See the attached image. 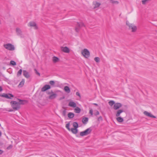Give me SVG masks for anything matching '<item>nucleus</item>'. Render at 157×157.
Here are the masks:
<instances>
[{
	"label": "nucleus",
	"mask_w": 157,
	"mask_h": 157,
	"mask_svg": "<svg viewBox=\"0 0 157 157\" xmlns=\"http://www.w3.org/2000/svg\"><path fill=\"white\" fill-rule=\"evenodd\" d=\"M126 24L128 26L129 29L130 30H131V31L132 32H134L136 30L137 27L136 26L133 24H130L128 21H127Z\"/></svg>",
	"instance_id": "obj_2"
},
{
	"label": "nucleus",
	"mask_w": 157,
	"mask_h": 157,
	"mask_svg": "<svg viewBox=\"0 0 157 157\" xmlns=\"http://www.w3.org/2000/svg\"><path fill=\"white\" fill-rule=\"evenodd\" d=\"M110 2L113 4H118L119 2L117 1H114V0H110Z\"/></svg>",
	"instance_id": "obj_30"
},
{
	"label": "nucleus",
	"mask_w": 157,
	"mask_h": 157,
	"mask_svg": "<svg viewBox=\"0 0 157 157\" xmlns=\"http://www.w3.org/2000/svg\"><path fill=\"white\" fill-rule=\"evenodd\" d=\"M64 89L65 91L67 93H69L70 92V88L67 86H65L64 87Z\"/></svg>",
	"instance_id": "obj_21"
},
{
	"label": "nucleus",
	"mask_w": 157,
	"mask_h": 157,
	"mask_svg": "<svg viewBox=\"0 0 157 157\" xmlns=\"http://www.w3.org/2000/svg\"><path fill=\"white\" fill-rule=\"evenodd\" d=\"M13 111V110L12 109H10L9 110H8L9 112H12Z\"/></svg>",
	"instance_id": "obj_47"
},
{
	"label": "nucleus",
	"mask_w": 157,
	"mask_h": 157,
	"mask_svg": "<svg viewBox=\"0 0 157 157\" xmlns=\"http://www.w3.org/2000/svg\"><path fill=\"white\" fill-rule=\"evenodd\" d=\"M10 104L12 108L15 111L17 110L20 108V103L16 101H12Z\"/></svg>",
	"instance_id": "obj_1"
},
{
	"label": "nucleus",
	"mask_w": 157,
	"mask_h": 157,
	"mask_svg": "<svg viewBox=\"0 0 157 157\" xmlns=\"http://www.w3.org/2000/svg\"><path fill=\"white\" fill-rule=\"evenodd\" d=\"M66 110H64L63 111V116H65L66 115Z\"/></svg>",
	"instance_id": "obj_42"
},
{
	"label": "nucleus",
	"mask_w": 157,
	"mask_h": 157,
	"mask_svg": "<svg viewBox=\"0 0 157 157\" xmlns=\"http://www.w3.org/2000/svg\"><path fill=\"white\" fill-rule=\"evenodd\" d=\"M28 26L31 27H33L35 29H38L36 23L34 21L30 22Z\"/></svg>",
	"instance_id": "obj_8"
},
{
	"label": "nucleus",
	"mask_w": 157,
	"mask_h": 157,
	"mask_svg": "<svg viewBox=\"0 0 157 157\" xmlns=\"http://www.w3.org/2000/svg\"><path fill=\"white\" fill-rule=\"evenodd\" d=\"M94 60L97 63H98L100 61V58L98 57H96L94 59Z\"/></svg>",
	"instance_id": "obj_33"
},
{
	"label": "nucleus",
	"mask_w": 157,
	"mask_h": 157,
	"mask_svg": "<svg viewBox=\"0 0 157 157\" xmlns=\"http://www.w3.org/2000/svg\"><path fill=\"white\" fill-rule=\"evenodd\" d=\"M88 121V118L87 117H84L82 118V122L84 124H86Z\"/></svg>",
	"instance_id": "obj_18"
},
{
	"label": "nucleus",
	"mask_w": 157,
	"mask_h": 157,
	"mask_svg": "<svg viewBox=\"0 0 157 157\" xmlns=\"http://www.w3.org/2000/svg\"><path fill=\"white\" fill-rule=\"evenodd\" d=\"M3 152V151L2 150H0V155L2 154Z\"/></svg>",
	"instance_id": "obj_45"
},
{
	"label": "nucleus",
	"mask_w": 157,
	"mask_h": 157,
	"mask_svg": "<svg viewBox=\"0 0 157 157\" xmlns=\"http://www.w3.org/2000/svg\"><path fill=\"white\" fill-rule=\"evenodd\" d=\"M49 83L51 86H54L55 84V82L52 80L50 81Z\"/></svg>",
	"instance_id": "obj_34"
},
{
	"label": "nucleus",
	"mask_w": 157,
	"mask_h": 157,
	"mask_svg": "<svg viewBox=\"0 0 157 157\" xmlns=\"http://www.w3.org/2000/svg\"><path fill=\"white\" fill-rule=\"evenodd\" d=\"M25 82V80L23 79L20 82V83L18 85V86L19 87H21L23 86Z\"/></svg>",
	"instance_id": "obj_24"
},
{
	"label": "nucleus",
	"mask_w": 157,
	"mask_h": 157,
	"mask_svg": "<svg viewBox=\"0 0 157 157\" xmlns=\"http://www.w3.org/2000/svg\"><path fill=\"white\" fill-rule=\"evenodd\" d=\"M53 92L52 90H51V92H47V94H48L51 95L52 93H53Z\"/></svg>",
	"instance_id": "obj_39"
},
{
	"label": "nucleus",
	"mask_w": 157,
	"mask_h": 157,
	"mask_svg": "<svg viewBox=\"0 0 157 157\" xmlns=\"http://www.w3.org/2000/svg\"><path fill=\"white\" fill-rule=\"evenodd\" d=\"M17 100L20 102V105H24L28 103V101L26 100H22L20 99H17Z\"/></svg>",
	"instance_id": "obj_15"
},
{
	"label": "nucleus",
	"mask_w": 157,
	"mask_h": 157,
	"mask_svg": "<svg viewBox=\"0 0 157 157\" xmlns=\"http://www.w3.org/2000/svg\"><path fill=\"white\" fill-rule=\"evenodd\" d=\"M22 70L21 69H20L17 72V75L18 76H20L22 74Z\"/></svg>",
	"instance_id": "obj_31"
},
{
	"label": "nucleus",
	"mask_w": 157,
	"mask_h": 157,
	"mask_svg": "<svg viewBox=\"0 0 157 157\" xmlns=\"http://www.w3.org/2000/svg\"><path fill=\"white\" fill-rule=\"evenodd\" d=\"M70 123H69L67 124L66 125V127L67 128L69 131H70L71 129L69 128Z\"/></svg>",
	"instance_id": "obj_32"
},
{
	"label": "nucleus",
	"mask_w": 157,
	"mask_h": 157,
	"mask_svg": "<svg viewBox=\"0 0 157 157\" xmlns=\"http://www.w3.org/2000/svg\"><path fill=\"white\" fill-rule=\"evenodd\" d=\"M93 110L92 109H90V111H89V113L91 114V116L93 115Z\"/></svg>",
	"instance_id": "obj_38"
},
{
	"label": "nucleus",
	"mask_w": 157,
	"mask_h": 157,
	"mask_svg": "<svg viewBox=\"0 0 157 157\" xmlns=\"http://www.w3.org/2000/svg\"><path fill=\"white\" fill-rule=\"evenodd\" d=\"M98 121H99L100 120H102V117L101 116H100L99 117L98 119Z\"/></svg>",
	"instance_id": "obj_43"
},
{
	"label": "nucleus",
	"mask_w": 157,
	"mask_h": 157,
	"mask_svg": "<svg viewBox=\"0 0 157 157\" xmlns=\"http://www.w3.org/2000/svg\"><path fill=\"white\" fill-rule=\"evenodd\" d=\"M123 112V110L122 109L118 110L116 113V115L117 117H118L120 116V114Z\"/></svg>",
	"instance_id": "obj_19"
},
{
	"label": "nucleus",
	"mask_w": 157,
	"mask_h": 157,
	"mask_svg": "<svg viewBox=\"0 0 157 157\" xmlns=\"http://www.w3.org/2000/svg\"><path fill=\"white\" fill-rule=\"evenodd\" d=\"M68 106L75 108L76 107V105L75 103L72 101H70L68 104Z\"/></svg>",
	"instance_id": "obj_16"
},
{
	"label": "nucleus",
	"mask_w": 157,
	"mask_h": 157,
	"mask_svg": "<svg viewBox=\"0 0 157 157\" xmlns=\"http://www.w3.org/2000/svg\"><path fill=\"white\" fill-rule=\"evenodd\" d=\"M70 131L74 134H76L78 132V130L75 128H71Z\"/></svg>",
	"instance_id": "obj_22"
},
{
	"label": "nucleus",
	"mask_w": 157,
	"mask_h": 157,
	"mask_svg": "<svg viewBox=\"0 0 157 157\" xmlns=\"http://www.w3.org/2000/svg\"><path fill=\"white\" fill-rule=\"evenodd\" d=\"M93 4L94 6V9L98 8L101 5L100 3L95 1H94L93 2Z\"/></svg>",
	"instance_id": "obj_12"
},
{
	"label": "nucleus",
	"mask_w": 157,
	"mask_h": 157,
	"mask_svg": "<svg viewBox=\"0 0 157 157\" xmlns=\"http://www.w3.org/2000/svg\"><path fill=\"white\" fill-rule=\"evenodd\" d=\"M35 71H36V73L39 76H40V73L38 72L37 71V70H36V69H35Z\"/></svg>",
	"instance_id": "obj_41"
},
{
	"label": "nucleus",
	"mask_w": 157,
	"mask_h": 157,
	"mask_svg": "<svg viewBox=\"0 0 157 157\" xmlns=\"http://www.w3.org/2000/svg\"><path fill=\"white\" fill-rule=\"evenodd\" d=\"M74 115V114L71 112L69 113L68 114V117L69 118H73Z\"/></svg>",
	"instance_id": "obj_23"
},
{
	"label": "nucleus",
	"mask_w": 157,
	"mask_h": 157,
	"mask_svg": "<svg viewBox=\"0 0 157 157\" xmlns=\"http://www.w3.org/2000/svg\"><path fill=\"white\" fill-rule=\"evenodd\" d=\"M1 24V21L0 20V24Z\"/></svg>",
	"instance_id": "obj_50"
},
{
	"label": "nucleus",
	"mask_w": 157,
	"mask_h": 157,
	"mask_svg": "<svg viewBox=\"0 0 157 157\" xmlns=\"http://www.w3.org/2000/svg\"><path fill=\"white\" fill-rule=\"evenodd\" d=\"M83 26H85V25L82 22L77 23V25L75 28V31L77 32H78L80 29Z\"/></svg>",
	"instance_id": "obj_6"
},
{
	"label": "nucleus",
	"mask_w": 157,
	"mask_h": 157,
	"mask_svg": "<svg viewBox=\"0 0 157 157\" xmlns=\"http://www.w3.org/2000/svg\"><path fill=\"white\" fill-rule=\"evenodd\" d=\"M61 49L62 51L65 53H68L70 52V50L67 47H61Z\"/></svg>",
	"instance_id": "obj_11"
},
{
	"label": "nucleus",
	"mask_w": 157,
	"mask_h": 157,
	"mask_svg": "<svg viewBox=\"0 0 157 157\" xmlns=\"http://www.w3.org/2000/svg\"><path fill=\"white\" fill-rule=\"evenodd\" d=\"M144 114L147 116L153 118H156V117L152 115L151 113L147 111H145L144 112Z\"/></svg>",
	"instance_id": "obj_13"
},
{
	"label": "nucleus",
	"mask_w": 157,
	"mask_h": 157,
	"mask_svg": "<svg viewBox=\"0 0 157 157\" xmlns=\"http://www.w3.org/2000/svg\"><path fill=\"white\" fill-rule=\"evenodd\" d=\"M4 47L6 49L10 51H13L15 49V48L13 45L11 44H7L4 45Z\"/></svg>",
	"instance_id": "obj_4"
},
{
	"label": "nucleus",
	"mask_w": 157,
	"mask_h": 157,
	"mask_svg": "<svg viewBox=\"0 0 157 157\" xmlns=\"http://www.w3.org/2000/svg\"><path fill=\"white\" fill-rule=\"evenodd\" d=\"M2 90V89L1 86H0V92Z\"/></svg>",
	"instance_id": "obj_46"
},
{
	"label": "nucleus",
	"mask_w": 157,
	"mask_h": 157,
	"mask_svg": "<svg viewBox=\"0 0 157 157\" xmlns=\"http://www.w3.org/2000/svg\"><path fill=\"white\" fill-rule=\"evenodd\" d=\"M2 133L1 131H0V137L2 136Z\"/></svg>",
	"instance_id": "obj_48"
},
{
	"label": "nucleus",
	"mask_w": 157,
	"mask_h": 157,
	"mask_svg": "<svg viewBox=\"0 0 157 157\" xmlns=\"http://www.w3.org/2000/svg\"><path fill=\"white\" fill-rule=\"evenodd\" d=\"M51 88L50 86L49 85H44L41 89L42 92H44L50 89Z\"/></svg>",
	"instance_id": "obj_10"
},
{
	"label": "nucleus",
	"mask_w": 157,
	"mask_h": 157,
	"mask_svg": "<svg viewBox=\"0 0 157 157\" xmlns=\"http://www.w3.org/2000/svg\"><path fill=\"white\" fill-rule=\"evenodd\" d=\"M1 124H0V126H1Z\"/></svg>",
	"instance_id": "obj_51"
},
{
	"label": "nucleus",
	"mask_w": 157,
	"mask_h": 157,
	"mask_svg": "<svg viewBox=\"0 0 157 157\" xmlns=\"http://www.w3.org/2000/svg\"><path fill=\"white\" fill-rule=\"evenodd\" d=\"M56 157H58V156H56Z\"/></svg>",
	"instance_id": "obj_52"
},
{
	"label": "nucleus",
	"mask_w": 157,
	"mask_h": 157,
	"mask_svg": "<svg viewBox=\"0 0 157 157\" xmlns=\"http://www.w3.org/2000/svg\"><path fill=\"white\" fill-rule=\"evenodd\" d=\"M122 106V105L120 103H117L114 104L113 105V108L115 110H117L119 109Z\"/></svg>",
	"instance_id": "obj_9"
},
{
	"label": "nucleus",
	"mask_w": 157,
	"mask_h": 157,
	"mask_svg": "<svg viewBox=\"0 0 157 157\" xmlns=\"http://www.w3.org/2000/svg\"><path fill=\"white\" fill-rule=\"evenodd\" d=\"M99 114V112L98 111H97V112L96 113L95 115H98Z\"/></svg>",
	"instance_id": "obj_44"
},
{
	"label": "nucleus",
	"mask_w": 157,
	"mask_h": 157,
	"mask_svg": "<svg viewBox=\"0 0 157 157\" xmlns=\"http://www.w3.org/2000/svg\"><path fill=\"white\" fill-rule=\"evenodd\" d=\"M94 104L95 105H96V106L98 105L97 104H96V103H94Z\"/></svg>",
	"instance_id": "obj_49"
},
{
	"label": "nucleus",
	"mask_w": 157,
	"mask_h": 157,
	"mask_svg": "<svg viewBox=\"0 0 157 157\" xmlns=\"http://www.w3.org/2000/svg\"><path fill=\"white\" fill-rule=\"evenodd\" d=\"M75 111L77 113H79L81 112V109L78 107H76L75 109Z\"/></svg>",
	"instance_id": "obj_25"
},
{
	"label": "nucleus",
	"mask_w": 157,
	"mask_h": 157,
	"mask_svg": "<svg viewBox=\"0 0 157 157\" xmlns=\"http://www.w3.org/2000/svg\"><path fill=\"white\" fill-rule=\"evenodd\" d=\"M16 32L18 35H21L22 34V31L19 28H17Z\"/></svg>",
	"instance_id": "obj_20"
},
{
	"label": "nucleus",
	"mask_w": 157,
	"mask_h": 157,
	"mask_svg": "<svg viewBox=\"0 0 157 157\" xmlns=\"http://www.w3.org/2000/svg\"><path fill=\"white\" fill-rule=\"evenodd\" d=\"M23 75L26 78H28L30 77L29 73L26 70H23Z\"/></svg>",
	"instance_id": "obj_14"
},
{
	"label": "nucleus",
	"mask_w": 157,
	"mask_h": 157,
	"mask_svg": "<svg viewBox=\"0 0 157 157\" xmlns=\"http://www.w3.org/2000/svg\"><path fill=\"white\" fill-rule=\"evenodd\" d=\"M116 119L119 122H122L124 121L123 118L121 117H118Z\"/></svg>",
	"instance_id": "obj_26"
},
{
	"label": "nucleus",
	"mask_w": 157,
	"mask_h": 157,
	"mask_svg": "<svg viewBox=\"0 0 157 157\" xmlns=\"http://www.w3.org/2000/svg\"><path fill=\"white\" fill-rule=\"evenodd\" d=\"M57 94L55 93H52L48 97V98L49 99H52L55 98L57 96Z\"/></svg>",
	"instance_id": "obj_17"
},
{
	"label": "nucleus",
	"mask_w": 157,
	"mask_h": 157,
	"mask_svg": "<svg viewBox=\"0 0 157 157\" xmlns=\"http://www.w3.org/2000/svg\"><path fill=\"white\" fill-rule=\"evenodd\" d=\"M73 126L74 128L77 129L78 127V124L77 122H74L73 123Z\"/></svg>",
	"instance_id": "obj_28"
},
{
	"label": "nucleus",
	"mask_w": 157,
	"mask_h": 157,
	"mask_svg": "<svg viewBox=\"0 0 157 157\" xmlns=\"http://www.w3.org/2000/svg\"><path fill=\"white\" fill-rule=\"evenodd\" d=\"M148 0H143L142 1V3L143 4H145L146 3V2L148 1Z\"/></svg>",
	"instance_id": "obj_37"
},
{
	"label": "nucleus",
	"mask_w": 157,
	"mask_h": 157,
	"mask_svg": "<svg viewBox=\"0 0 157 157\" xmlns=\"http://www.w3.org/2000/svg\"><path fill=\"white\" fill-rule=\"evenodd\" d=\"M1 97L5 98L8 99H12L13 97V95L10 94L3 93L0 95Z\"/></svg>",
	"instance_id": "obj_7"
},
{
	"label": "nucleus",
	"mask_w": 157,
	"mask_h": 157,
	"mask_svg": "<svg viewBox=\"0 0 157 157\" xmlns=\"http://www.w3.org/2000/svg\"><path fill=\"white\" fill-rule=\"evenodd\" d=\"M53 62L56 63L59 60V59L56 56H54L53 57Z\"/></svg>",
	"instance_id": "obj_27"
},
{
	"label": "nucleus",
	"mask_w": 157,
	"mask_h": 157,
	"mask_svg": "<svg viewBox=\"0 0 157 157\" xmlns=\"http://www.w3.org/2000/svg\"><path fill=\"white\" fill-rule=\"evenodd\" d=\"M76 95L78 96L80 98H81V96L80 94L78 92H76Z\"/></svg>",
	"instance_id": "obj_36"
},
{
	"label": "nucleus",
	"mask_w": 157,
	"mask_h": 157,
	"mask_svg": "<svg viewBox=\"0 0 157 157\" xmlns=\"http://www.w3.org/2000/svg\"><path fill=\"white\" fill-rule=\"evenodd\" d=\"M82 54L86 58H88L90 56V53L87 49H84L82 51Z\"/></svg>",
	"instance_id": "obj_5"
},
{
	"label": "nucleus",
	"mask_w": 157,
	"mask_h": 157,
	"mask_svg": "<svg viewBox=\"0 0 157 157\" xmlns=\"http://www.w3.org/2000/svg\"><path fill=\"white\" fill-rule=\"evenodd\" d=\"M10 64L13 65H16V63L14 61L11 60L10 61Z\"/></svg>",
	"instance_id": "obj_35"
},
{
	"label": "nucleus",
	"mask_w": 157,
	"mask_h": 157,
	"mask_svg": "<svg viewBox=\"0 0 157 157\" xmlns=\"http://www.w3.org/2000/svg\"><path fill=\"white\" fill-rule=\"evenodd\" d=\"M12 147V145H10L9 146L7 147V149H10Z\"/></svg>",
	"instance_id": "obj_40"
},
{
	"label": "nucleus",
	"mask_w": 157,
	"mask_h": 157,
	"mask_svg": "<svg viewBox=\"0 0 157 157\" xmlns=\"http://www.w3.org/2000/svg\"><path fill=\"white\" fill-rule=\"evenodd\" d=\"M108 103L110 106H112L113 105H114L115 103L113 101L111 100L109 101Z\"/></svg>",
	"instance_id": "obj_29"
},
{
	"label": "nucleus",
	"mask_w": 157,
	"mask_h": 157,
	"mask_svg": "<svg viewBox=\"0 0 157 157\" xmlns=\"http://www.w3.org/2000/svg\"><path fill=\"white\" fill-rule=\"evenodd\" d=\"M92 130L90 128H88L84 131L81 132L80 133V135L81 136H84L88 135L91 133Z\"/></svg>",
	"instance_id": "obj_3"
}]
</instances>
